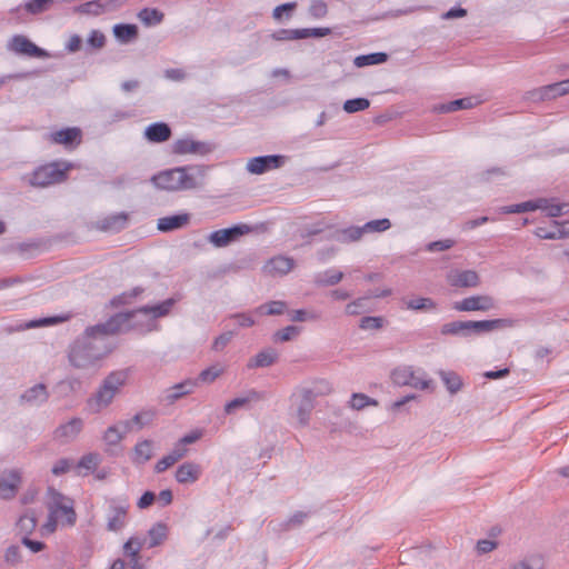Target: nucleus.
<instances>
[{"label":"nucleus","mask_w":569,"mask_h":569,"mask_svg":"<svg viewBox=\"0 0 569 569\" xmlns=\"http://www.w3.org/2000/svg\"><path fill=\"white\" fill-rule=\"evenodd\" d=\"M116 320L88 327L69 349V361L77 369L98 368L100 361L114 348L110 340Z\"/></svg>","instance_id":"f257e3e1"},{"label":"nucleus","mask_w":569,"mask_h":569,"mask_svg":"<svg viewBox=\"0 0 569 569\" xmlns=\"http://www.w3.org/2000/svg\"><path fill=\"white\" fill-rule=\"evenodd\" d=\"M174 299H167L154 306H147L131 312H121L109 320H117L113 323L112 335L134 330L139 333H147L157 329V319L167 316L174 305Z\"/></svg>","instance_id":"f03ea898"},{"label":"nucleus","mask_w":569,"mask_h":569,"mask_svg":"<svg viewBox=\"0 0 569 569\" xmlns=\"http://www.w3.org/2000/svg\"><path fill=\"white\" fill-rule=\"evenodd\" d=\"M208 167L189 164L158 172L151 178L156 188L166 191H187L201 188L204 184Z\"/></svg>","instance_id":"7ed1b4c3"},{"label":"nucleus","mask_w":569,"mask_h":569,"mask_svg":"<svg viewBox=\"0 0 569 569\" xmlns=\"http://www.w3.org/2000/svg\"><path fill=\"white\" fill-rule=\"evenodd\" d=\"M46 506L48 518L41 530L46 533H52L58 526L72 527L77 521L74 501L70 497L61 493L57 489L49 487L47 490Z\"/></svg>","instance_id":"20e7f679"},{"label":"nucleus","mask_w":569,"mask_h":569,"mask_svg":"<svg viewBox=\"0 0 569 569\" xmlns=\"http://www.w3.org/2000/svg\"><path fill=\"white\" fill-rule=\"evenodd\" d=\"M128 380L126 370L110 372L98 389L87 399L86 409L90 413H100L107 409L121 391Z\"/></svg>","instance_id":"39448f33"},{"label":"nucleus","mask_w":569,"mask_h":569,"mask_svg":"<svg viewBox=\"0 0 569 569\" xmlns=\"http://www.w3.org/2000/svg\"><path fill=\"white\" fill-rule=\"evenodd\" d=\"M511 319H493L480 321H451L441 326L440 332L443 336H455L468 338L473 335L489 332L501 328H509L513 326Z\"/></svg>","instance_id":"423d86ee"},{"label":"nucleus","mask_w":569,"mask_h":569,"mask_svg":"<svg viewBox=\"0 0 569 569\" xmlns=\"http://www.w3.org/2000/svg\"><path fill=\"white\" fill-rule=\"evenodd\" d=\"M316 398L317 392L311 388H300L291 395L290 417L295 420V426L302 428L309 425Z\"/></svg>","instance_id":"0eeeda50"},{"label":"nucleus","mask_w":569,"mask_h":569,"mask_svg":"<svg viewBox=\"0 0 569 569\" xmlns=\"http://www.w3.org/2000/svg\"><path fill=\"white\" fill-rule=\"evenodd\" d=\"M73 168L71 162H52L37 168L29 178V183L34 187H48L62 182L67 172Z\"/></svg>","instance_id":"6e6552de"},{"label":"nucleus","mask_w":569,"mask_h":569,"mask_svg":"<svg viewBox=\"0 0 569 569\" xmlns=\"http://www.w3.org/2000/svg\"><path fill=\"white\" fill-rule=\"evenodd\" d=\"M391 377L393 382L399 386H410L419 390H427L432 383L422 369H416L411 366L396 368Z\"/></svg>","instance_id":"1a4fd4ad"},{"label":"nucleus","mask_w":569,"mask_h":569,"mask_svg":"<svg viewBox=\"0 0 569 569\" xmlns=\"http://www.w3.org/2000/svg\"><path fill=\"white\" fill-rule=\"evenodd\" d=\"M266 392L257 389H248L241 392L238 397L228 401L224 407L226 415H233L239 409L251 410L257 403L266 399Z\"/></svg>","instance_id":"9d476101"},{"label":"nucleus","mask_w":569,"mask_h":569,"mask_svg":"<svg viewBox=\"0 0 569 569\" xmlns=\"http://www.w3.org/2000/svg\"><path fill=\"white\" fill-rule=\"evenodd\" d=\"M251 231L248 224H237L231 228L219 229L208 236V241L216 248H223L237 241L243 234Z\"/></svg>","instance_id":"9b49d317"},{"label":"nucleus","mask_w":569,"mask_h":569,"mask_svg":"<svg viewBox=\"0 0 569 569\" xmlns=\"http://www.w3.org/2000/svg\"><path fill=\"white\" fill-rule=\"evenodd\" d=\"M50 392L44 383H34L24 389L18 399L21 407L40 408L48 402Z\"/></svg>","instance_id":"f8f14e48"},{"label":"nucleus","mask_w":569,"mask_h":569,"mask_svg":"<svg viewBox=\"0 0 569 569\" xmlns=\"http://www.w3.org/2000/svg\"><path fill=\"white\" fill-rule=\"evenodd\" d=\"M286 162V157L280 154H268L254 157L248 160L247 170L251 174H262L270 170L282 167Z\"/></svg>","instance_id":"ddd939ff"},{"label":"nucleus","mask_w":569,"mask_h":569,"mask_svg":"<svg viewBox=\"0 0 569 569\" xmlns=\"http://www.w3.org/2000/svg\"><path fill=\"white\" fill-rule=\"evenodd\" d=\"M212 150V144L204 141L194 140L191 137L178 139L172 144V152L176 154L206 156Z\"/></svg>","instance_id":"4468645a"},{"label":"nucleus","mask_w":569,"mask_h":569,"mask_svg":"<svg viewBox=\"0 0 569 569\" xmlns=\"http://www.w3.org/2000/svg\"><path fill=\"white\" fill-rule=\"evenodd\" d=\"M129 505L117 500H111L107 515V529L118 532L127 525Z\"/></svg>","instance_id":"2eb2a0df"},{"label":"nucleus","mask_w":569,"mask_h":569,"mask_svg":"<svg viewBox=\"0 0 569 569\" xmlns=\"http://www.w3.org/2000/svg\"><path fill=\"white\" fill-rule=\"evenodd\" d=\"M496 306L495 299L488 295L467 297L453 305L457 311H488Z\"/></svg>","instance_id":"dca6fc26"},{"label":"nucleus","mask_w":569,"mask_h":569,"mask_svg":"<svg viewBox=\"0 0 569 569\" xmlns=\"http://www.w3.org/2000/svg\"><path fill=\"white\" fill-rule=\"evenodd\" d=\"M22 472L19 469L4 470L0 475V498L12 499L21 485Z\"/></svg>","instance_id":"f3484780"},{"label":"nucleus","mask_w":569,"mask_h":569,"mask_svg":"<svg viewBox=\"0 0 569 569\" xmlns=\"http://www.w3.org/2000/svg\"><path fill=\"white\" fill-rule=\"evenodd\" d=\"M8 49L17 54L34 57V58H47L49 57L48 52L33 42H31L24 36H14L9 44Z\"/></svg>","instance_id":"a211bd4d"},{"label":"nucleus","mask_w":569,"mask_h":569,"mask_svg":"<svg viewBox=\"0 0 569 569\" xmlns=\"http://www.w3.org/2000/svg\"><path fill=\"white\" fill-rule=\"evenodd\" d=\"M82 428L83 420L81 418L74 417L58 426L53 432V437L56 440L62 443H68L73 441L80 435Z\"/></svg>","instance_id":"6ab92c4d"},{"label":"nucleus","mask_w":569,"mask_h":569,"mask_svg":"<svg viewBox=\"0 0 569 569\" xmlns=\"http://www.w3.org/2000/svg\"><path fill=\"white\" fill-rule=\"evenodd\" d=\"M296 266L292 258L279 254L269 259L263 266V271L272 277H282L289 273Z\"/></svg>","instance_id":"aec40b11"},{"label":"nucleus","mask_w":569,"mask_h":569,"mask_svg":"<svg viewBox=\"0 0 569 569\" xmlns=\"http://www.w3.org/2000/svg\"><path fill=\"white\" fill-rule=\"evenodd\" d=\"M201 475L202 468L200 465L187 461L177 468L174 478L180 485H192L200 479Z\"/></svg>","instance_id":"412c9836"},{"label":"nucleus","mask_w":569,"mask_h":569,"mask_svg":"<svg viewBox=\"0 0 569 569\" xmlns=\"http://www.w3.org/2000/svg\"><path fill=\"white\" fill-rule=\"evenodd\" d=\"M128 220L126 212L111 213L96 221V228L106 232H118L126 228Z\"/></svg>","instance_id":"4be33fe9"},{"label":"nucleus","mask_w":569,"mask_h":569,"mask_svg":"<svg viewBox=\"0 0 569 569\" xmlns=\"http://www.w3.org/2000/svg\"><path fill=\"white\" fill-rule=\"evenodd\" d=\"M536 206L537 210H541L550 218H557L569 212V203L559 202L556 198H537Z\"/></svg>","instance_id":"5701e85b"},{"label":"nucleus","mask_w":569,"mask_h":569,"mask_svg":"<svg viewBox=\"0 0 569 569\" xmlns=\"http://www.w3.org/2000/svg\"><path fill=\"white\" fill-rule=\"evenodd\" d=\"M190 221V214L187 212L172 214V216H166L162 218H159L157 221V228L161 232H170L178 229H182L186 227Z\"/></svg>","instance_id":"b1692460"},{"label":"nucleus","mask_w":569,"mask_h":569,"mask_svg":"<svg viewBox=\"0 0 569 569\" xmlns=\"http://www.w3.org/2000/svg\"><path fill=\"white\" fill-rule=\"evenodd\" d=\"M156 413L153 410H141L137 412L132 418L122 420L124 429L128 433L139 431L144 427L152 423Z\"/></svg>","instance_id":"393cba45"},{"label":"nucleus","mask_w":569,"mask_h":569,"mask_svg":"<svg viewBox=\"0 0 569 569\" xmlns=\"http://www.w3.org/2000/svg\"><path fill=\"white\" fill-rule=\"evenodd\" d=\"M278 357L279 355L273 348H264L248 360L247 368L251 370L270 367L277 362Z\"/></svg>","instance_id":"a878e982"},{"label":"nucleus","mask_w":569,"mask_h":569,"mask_svg":"<svg viewBox=\"0 0 569 569\" xmlns=\"http://www.w3.org/2000/svg\"><path fill=\"white\" fill-rule=\"evenodd\" d=\"M448 280L453 287H477L479 284V276L473 270L452 271L448 276Z\"/></svg>","instance_id":"bb28decb"},{"label":"nucleus","mask_w":569,"mask_h":569,"mask_svg":"<svg viewBox=\"0 0 569 569\" xmlns=\"http://www.w3.org/2000/svg\"><path fill=\"white\" fill-rule=\"evenodd\" d=\"M143 136L149 142L160 143L169 140L171 137V129L164 122H154L144 129Z\"/></svg>","instance_id":"cd10ccee"},{"label":"nucleus","mask_w":569,"mask_h":569,"mask_svg":"<svg viewBox=\"0 0 569 569\" xmlns=\"http://www.w3.org/2000/svg\"><path fill=\"white\" fill-rule=\"evenodd\" d=\"M81 139V131L78 128H66L50 133V140L64 147L78 144Z\"/></svg>","instance_id":"c85d7f7f"},{"label":"nucleus","mask_w":569,"mask_h":569,"mask_svg":"<svg viewBox=\"0 0 569 569\" xmlns=\"http://www.w3.org/2000/svg\"><path fill=\"white\" fill-rule=\"evenodd\" d=\"M198 386V381L194 379H187L180 383H177L166 390V399L169 402H174L183 396L190 395L194 391Z\"/></svg>","instance_id":"c756f323"},{"label":"nucleus","mask_w":569,"mask_h":569,"mask_svg":"<svg viewBox=\"0 0 569 569\" xmlns=\"http://www.w3.org/2000/svg\"><path fill=\"white\" fill-rule=\"evenodd\" d=\"M536 236L540 239H562L569 237V220L563 222L553 221L552 228L546 229L539 227L536 229Z\"/></svg>","instance_id":"7c9ffc66"},{"label":"nucleus","mask_w":569,"mask_h":569,"mask_svg":"<svg viewBox=\"0 0 569 569\" xmlns=\"http://www.w3.org/2000/svg\"><path fill=\"white\" fill-rule=\"evenodd\" d=\"M345 273L337 268H329L313 274V282L319 287H331L343 279Z\"/></svg>","instance_id":"2f4dec72"},{"label":"nucleus","mask_w":569,"mask_h":569,"mask_svg":"<svg viewBox=\"0 0 569 569\" xmlns=\"http://www.w3.org/2000/svg\"><path fill=\"white\" fill-rule=\"evenodd\" d=\"M438 376L445 385L447 391L453 396L462 390L465 383L460 375L451 370H439Z\"/></svg>","instance_id":"473e14b6"},{"label":"nucleus","mask_w":569,"mask_h":569,"mask_svg":"<svg viewBox=\"0 0 569 569\" xmlns=\"http://www.w3.org/2000/svg\"><path fill=\"white\" fill-rule=\"evenodd\" d=\"M153 455V442L151 440L144 439L139 442L133 448L131 460L136 465H144Z\"/></svg>","instance_id":"72a5a7b5"},{"label":"nucleus","mask_w":569,"mask_h":569,"mask_svg":"<svg viewBox=\"0 0 569 569\" xmlns=\"http://www.w3.org/2000/svg\"><path fill=\"white\" fill-rule=\"evenodd\" d=\"M402 303L407 310L416 312L435 311L437 309L436 301L426 297L403 298Z\"/></svg>","instance_id":"f704fd0d"},{"label":"nucleus","mask_w":569,"mask_h":569,"mask_svg":"<svg viewBox=\"0 0 569 569\" xmlns=\"http://www.w3.org/2000/svg\"><path fill=\"white\" fill-rule=\"evenodd\" d=\"M188 450L182 449L181 445H176L174 448L166 456H163L157 463H156V471L157 472H163L169 467L173 466L176 462H178L180 459L186 457Z\"/></svg>","instance_id":"c9c22d12"},{"label":"nucleus","mask_w":569,"mask_h":569,"mask_svg":"<svg viewBox=\"0 0 569 569\" xmlns=\"http://www.w3.org/2000/svg\"><path fill=\"white\" fill-rule=\"evenodd\" d=\"M370 300L371 296L366 293L349 301L345 307V313L347 316H358L371 311Z\"/></svg>","instance_id":"e433bc0d"},{"label":"nucleus","mask_w":569,"mask_h":569,"mask_svg":"<svg viewBox=\"0 0 569 569\" xmlns=\"http://www.w3.org/2000/svg\"><path fill=\"white\" fill-rule=\"evenodd\" d=\"M113 34L120 43H130L138 37V27L136 24L118 23L113 26Z\"/></svg>","instance_id":"4c0bfd02"},{"label":"nucleus","mask_w":569,"mask_h":569,"mask_svg":"<svg viewBox=\"0 0 569 569\" xmlns=\"http://www.w3.org/2000/svg\"><path fill=\"white\" fill-rule=\"evenodd\" d=\"M111 0H92L73 8L76 13L99 16L103 13Z\"/></svg>","instance_id":"58836bf2"},{"label":"nucleus","mask_w":569,"mask_h":569,"mask_svg":"<svg viewBox=\"0 0 569 569\" xmlns=\"http://www.w3.org/2000/svg\"><path fill=\"white\" fill-rule=\"evenodd\" d=\"M169 527L164 522H157L148 530V548H154L164 542Z\"/></svg>","instance_id":"ea45409f"},{"label":"nucleus","mask_w":569,"mask_h":569,"mask_svg":"<svg viewBox=\"0 0 569 569\" xmlns=\"http://www.w3.org/2000/svg\"><path fill=\"white\" fill-rule=\"evenodd\" d=\"M127 435L128 431L124 429L122 420H120L107 428L102 439L108 446H117Z\"/></svg>","instance_id":"a19ab883"},{"label":"nucleus","mask_w":569,"mask_h":569,"mask_svg":"<svg viewBox=\"0 0 569 569\" xmlns=\"http://www.w3.org/2000/svg\"><path fill=\"white\" fill-rule=\"evenodd\" d=\"M475 104L473 98H461L447 103L437 104L433 110L439 113H450L461 109H470Z\"/></svg>","instance_id":"79ce46f5"},{"label":"nucleus","mask_w":569,"mask_h":569,"mask_svg":"<svg viewBox=\"0 0 569 569\" xmlns=\"http://www.w3.org/2000/svg\"><path fill=\"white\" fill-rule=\"evenodd\" d=\"M546 562L542 556L540 555H529L523 559L512 562L509 565L508 569H545Z\"/></svg>","instance_id":"37998d69"},{"label":"nucleus","mask_w":569,"mask_h":569,"mask_svg":"<svg viewBox=\"0 0 569 569\" xmlns=\"http://www.w3.org/2000/svg\"><path fill=\"white\" fill-rule=\"evenodd\" d=\"M37 527V515L27 510L17 521V529L22 537H28Z\"/></svg>","instance_id":"c03bdc74"},{"label":"nucleus","mask_w":569,"mask_h":569,"mask_svg":"<svg viewBox=\"0 0 569 569\" xmlns=\"http://www.w3.org/2000/svg\"><path fill=\"white\" fill-rule=\"evenodd\" d=\"M365 237L362 226H350L337 231L336 239L342 243H350L361 240Z\"/></svg>","instance_id":"a18cd8bd"},{"label":"nucleus","mask_w":569,"mask_h":569,"mask_svg":"<svg viewBox=\"0 0 569 569\" xmlns=\"http://www.w3.org/2000/svg\"><path fill=\"white\" fill-rule=\"evenodd\" d=\"M164 14L156 8H143L138 12V19L146 26L152 27L160 24Z\"/></svg>","instance_id":"49530a36"},{"label":"nucleus","mask_w":569,"mask_h":569,"mask_svg":"<svg viewBox=\"0 0 569 569\" xmlns=\"http://www.w3.org/2000/svg\"><path fill=\"white\" fill-rule=\"evenodd\" d=\"M388 54L385 52H373L369 54H361L355 58L353 64L357 68H363L367 66L380 64L386 62Z\"/></svg>","instance_id":"de8ad7c7"},{"label":"nucleus","mask_w":569,"mask_h":569,"mask_svg":"<svg viewBox=\"0 0 569 569\" xmlns=\"http://www.w3.org/2000/svg\"><path fill=\"white\" fill-rule=\"evenodd\" d=\"M561 96L558 82L541 87L531 93L533 100H551Z\"/></svg>","instance_id":"09e8293b"},{"label":"nucleus","mask_w":569,"mask_h":569,"mask_svg":"<svg viewBox=\"0 0 569 569\" xmlns=\"http://www.w3.org/2000/svg\"><path fill=\"white\" fill-rule=\"evenodd\" d=\"M226 371V367L219 363L212 365L207 369H203L197 379V381L203 383H212Z\"/></svg>","instance_id":"8fccbe9b"},{"label":"nucleus","mask_w":569,"mask_h":569,"mask_svg":"<svg viewBox=\"0 0 569 569\" xmlns=\"http://www.w3.org/2000/svg\"><path fill=\"white\" fill-rule=\"evenodd\" d=\"M286 309V303L283 301H270L268 303L261 305L254 308V312L258 316H273L281 315Z\"/></svg>","instance_id":"3c124183"},{"label":"nucleus","mask_w":569,"mask_h":569,"mask_svg":"<svg viewBox=\"0 0 569 569\" xmlns=\"http://www.w3.org/2000/svg\"><path fill=\"white\" fill-rule=\"evenodd\" d=\"M390 227H391L390 220L387 218H382V219H377V220H371V221L366 222L362 226V231H363L365 236L369 234V233H380V232L387 231L388 229H390Z\"/></svg>","instance_id":"603ef678"},{"label":"nucleus","mask_w":569,"mask_h":569,"mask_svg":"<svg viewBox=\"0 0 569 569\" xmlns=\"http://www.w3.org/2000/svg\"><path fill=\"white\" fill-rule=\"evenodd\" d=\"M256 312L254 309L248 312L232 313L229 319L234 320L239 328H250L256 325Z\"/></svg>","instance_id":"864d4df0"},{"label":"nucleus","mask_w":569,"mask_h":569,"mask_svg":"<svg viewBox=\"0 0 569 569\" xmlns=\"http://www.w3.org/2000/svg\"><path fill=\"white\" fill-rule=\"evenodd\" d=\"M349 406L355 410H361L369 406H375V407L378 406V401L368 397L365 393L356 392V393H352L350 401H349Z\"/></svg>","instance_id":"5fc2aeb1"},{"label":"nucleus","mask_w":569,"mask_h":569,"mask_svg":"<svg viewBox=\"0 0 569 569\" xmlns=\"http://www.w3.org/2000/svg\"><path fill=\"white\" fill-rule=\"evenodd\" d=\"M370 107V101L367 98H355L345 101L343 110L347 113H355L363 111Z\"/></svg>","instance_id":"6e6d98bb"},{"label":"nucleus","mask_w":569,"mask_h":569,"mask_svg":"<svg viewBox=\"0 0 569 569\" xmlns=\"http://www.w3.org/2000/svg\"><path fill=\"white\" fill-rule=\"evenodd\" d=\"M537 210L536 199L517 204L506 206L500 209L503 213H521Z\"/></svg>","instance_id":"4d7b16f0"},{"label":"nucleus","mask_w":569,"mask_h":569,"mask_svg":"<svg viewBox=\"0 0 569 569\" xmlns=\"http://www.w3.org/2000/svg\"><path fill=\"white\" fill-rule=\"evenodd\" d=\"M53 2L54 0H30L24 4V8L29 13L38 14L48 11Z\"/></svg>","instance_id":"13d9d810"},{"label":"nucleus","mask_w":569,"mask_h":569,"mask_svg":"<svg viewBox=\"0 0 569 569\" xmlns=\"http://www.w3.org/2000/svg\"><path fill=\"white\" fill-rule=\"evenodd\" d=\"M236 332L228 330L214 338L211 345V349L216 352L222 351L233 339Z\"/></svg>","instance_id":"bf43d9fd"},{"label":"nucleus","mask_w":569,"mask_h":569,"mask_svg":"<svg viewBox=\"0 0 569 569\" xmlns=\"http://www.w3.org/2000/svg\"><path fill=\"white\" fill-rule=\"evenodd\" d=\"M300 333V329L296 326H288L279 331H277L273 336L274 341H290L295 339Z\"/></svg>","instance_id":"052dcab7"},{"label":"nucleus","mask_w":569,"mask_h":569,"mask_svg":"<svg viewBox=\"0 0 569 569\" xmlns=\"http://www.w3.org/2000/svg\"><path fill=\"white\" fill-rule=\"evenodd\" d=\"M277 41L299 40L300 29H280L271 34Z\"/></svg>","instance_id":"680f3d73"},{"label":"nucleus","mask_w":569,"mask_h":569,"mask_svg":"<svg viewBox=\"0 0 569 569\" xmlns=\"http://www.w3.org/2000/svg\"><path fill=\"white\" fill-rule=\"evenodd\" d=\"M385 320L382 317L367 316L360 320L359 327L362 330H378L383 327Z\"/></svg>","instance_id":"e2e57ef3"},{"label":"nucleus","mask_w":569,"mask_h":569,"mask_svg":"<svg viewBox=\"0 0 569 569\" xmlns=\"http://www.w3.org/2000/svg\"><path fill=\"white\" fill-rule=\"evenodd\" d=\"M106 44V36L100 30H91L87 39V46L99 50Z\"/></svg>","instance_id":"0e129e2a"},{"label":"nucleus","mask_w":569,"mask_h":569,"mask_svg":"<svg viewBox=\"0 0 569 569\" xmlns=\"http://www.w3.org/2000/svg\"><path fill=\"white\" fill-rule=\"evenodd\" d=\"M308 12L311 17L321 19L327 14L328 7L326 2L321 0H313L309 6Z\"/></svg>","instance_id":"69168bd1"},{"label":"nucleus","mask_w":569,"mask_h":569,"mask_svg":"<svg viewBox=\"0 0 569 569\" xmlns=\"http://www.w3.org/2000/svg\"><path fill=\"white\" fill-rule=\"evenodd\" d=\"M100 462V456L98 453L84 455L78 462V467L86 470H93Z\"/></svg>","instance_id":"338daca9"},{"label":"nucleus","mask_w":569,"mask_h":569,"mask_svg":"<svg viewBox=\"0 0 569 569\" xmlns=\"http://www.w3.org/2000/svg\"><path fill=\"white\" fill-rule=\"evenodd\" d=\"M73 466V461L68 458H62L56 461L51 468V472L59 477L70 471Z\"/></svg>","instance_id":"774afa93"}]
</instances>
